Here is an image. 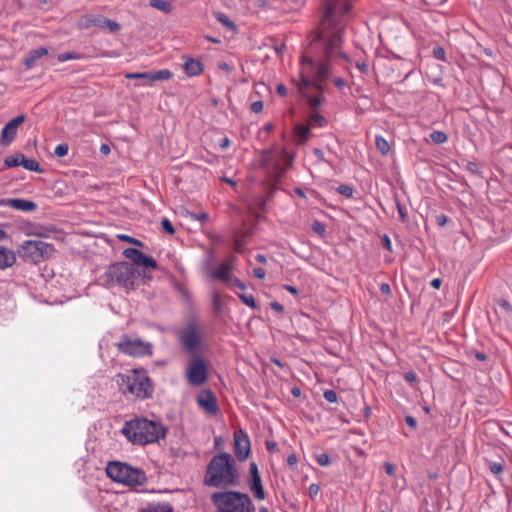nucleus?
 <instances>
[{"instance_id": "obj_15", "label": "nucleus", "mask_w": 512, "mask_h": 512, "mask_svg": "<svg viewBox=\"0 0 512 512\" xmlns=\"http://www.w3.org/2000/svg\"><path fill=\"white\" fill-rule=\"evenodd\" d=\"M200 408L210 415H216L219 412L217 398L211 390H201L196 398Z\"/></svg>"}, {"instance_id": "obj_63", "label": "nucleus", "mask_w": 512, "mask_h": 512, "mask_svg": "<svg viewBox=\"0 0 512 512\" xmlns=\"http://www.w3.org/2000/svg\"><path fill=\"white\" fill-rule=\"evenodd\" d=\"M380 291L383 295L390 296L391 295V288L388 283H382L380 285Z\"/></svg>"}, {"instance_id": "obj_17", "label": "nucleus", "mask_w": 512, "mask_h": 512, "mask_svg": "<svg viewBox=\"0 0 512 512\" xmlns=\"http://www.w3.org/2000/svg\"><path fill=\"white\" fill-rule=\"evenodd\" d=\"M2 206H8L24 212H33L37 209L35 202L21 198H2L0 199V207Z\"/></svg>"}, {"instance_id": "obj_31", "label": "nucleus", "mask_w": 512, "mask_h": 512, "mask_svg": "<svg viewBox=\"0 0 512 512\" xmlns=\"http://www.w3.org/2000/svg\"><path fill=\"white\" fill-rule=\"evenodd\" d=\"M23 249L25 251L26 254H28V256L30 257V259L34 262V263H38V262H41L43 260L42 257H40V253L37 249H32L29 247V241H26L23 245Z\"/></svg>"}, {"instance_id": "obj_16", "label": "nucleus", "mask_w": 512, "mask_h": 512, "mask_svg": "<svg viewBox=\"0 0 512 512\" xmlns=\"http://www.w3.org/2000/svg\"><path fill=\"white\" fill-rule=\"evenodd\" d=\"M249 473H250V477H249L248 485H249V488H250L251 492L253 493L254 497L257 500L265 499L266 495H265V491L263 488L262 479L259 474L258 465L256 464V462L250 463Z\"/></svg>"}, {"instance_id": "obj_57", "label": "nucleus", "mask_w": 512, "mask_h": 512, "mask_svg": "<svg viewBox=\"0 0 512 512\" xmlns=\"http://www.w3.org/2000/svg\"><path fill=\"white\" fill-rule=\"evenodd\" d=\"M250 109L254 113H260L263 110V102L262 101H254L251 104Z\"/></svg>"}, {"instance_id": "obj_23", "label": "nucleus", "mask_w": 512, "mask_h": 512, "mask_svg": "<svg viewBox=\"0 0 512 512\" xmlns=\"http://www.w3.org/2000/svg\"><path fill=\"white\" fill-rule=\"evenodd\" d=\"M16 137V130L12 129L8 123L3 127L1 131L0 142L3 145H9Z\"/></svg>"}, {"instance_id": "obj_10", "label": "nucleus", "mask_w": 512, "mask_h": 512, "mask_svg": "<svg viewBox=\"0 0 512 512\" xmlns=\"http://www.w3.org/2000/svg\"><path fill=\"white\" fill-rule=\"evenodd\" d=\"M115 346L121 353L133 357L151 356L153 353V345L150 342H145L140 338H131L126 334L121 336Z\"/></svg>"}, {"instance_id": "obj_56", "label": "nucleus", "mask_w": 512, "mask_h": 512, "mask_svg": "<svg viewBox=\"0 0 512 512\" xmlns=\"http://www.w3.org/2000/svg\"><path fill=\"white\" fill-rule=\"evenodd\" d=\"M229 286H235V287L239 288L240 290H245V288H246V285L240 279H238L236 277L231 278V282H230Z\"/></svg>"}, {"instance_id": "obj_29", "label": "nucleus", "mask_w": 512, "mask_h": 512, "mask_svg": "<svg viewBox=\"0 0 512 512\" xmlns=\"http://www.w3.org/2000/svg\"><path fill=\"white\" fill-rule=\"evenodd\" d=\"M141 512H173V509L168 503H159L149 505L147 508L142 509Z\"/></svg>"}, {"instance_id": "obj_48", "label": "nucleus", "mask_w": 512, "mask_h": 512, "mask_svg": "<svg viewBox=\"0 0 512 512\" xmlns=\"http://www.w3.org/2000/svg\"><path fill=\"white\" fill-rule=\"evenodd\" d=\"M396 207L399 213L400 220L402 222H406L408 219V213L406 208L400 203V201H396Z\"/></svg>"}, {"instance_id": "obj_37", "label": "nucleus", "mask_w": 512, "mask_h": 512, "mask_svg": "<svg viewBox=\"0 0 512 512\" xmlns=\"http://www.w3.org/2000/svg\"><path fill=\"white\" fill-rule=\"evenodd\" d=\"M216 19L222 23L227 29L234 30L235 24L223 13H217Z\"/></svg>"}, {"instance_id": "obj_62", "label": "nucleus", "mask_w": 512, "mask_h": 512, "mask_svg": "<svg viewBox=\"0 0 512 512\" xmlns=\"http://www.w3.org/2000/svg\"><path fill=\"white\" fill-rule=\"evenodd\" d=\"M213 307L214 309L216 310H220L221 309V299H220V295L218 293H215L213 295Z\"/></svg>"}, {"instance_id": "obj_9", "label": "nucleus", "mask_w": 512, "mask_h": 512, "mask_svg": "<svg viewBox=\"0 0 512 512\" xmlns=\"http://www.w3.org/2000/svg\"><path fill=\"white\" fill-rule=\"evenodd\" d=\"M285 157L283 151L281 157H276L271 150H263L259 157V167L264 170L268 180L271 183H278L284 175L287 166L282 165Z\"/></svg>"}, {"instance_id": "obj_55", "label": "nucleus", "mask_w": 512, "mask_h": 512, "mask_svg": "<svg viewBox=\"0 0 512 512\" xmlns=\"http://www.w3.org/2000/svg\"><path fill=\"white\" fill-rule=\"evenodd\" d=\"M320 491V487L318 484L312 483L308 488V493L311 499H314Z\"/></svg>"}, {"instance_id": "obj_24", "label": "nucleus", "mask_w": 512, "mask_h": 512, "mask_svg": "<svg viewBox=\"0 0 512 512\" xmlns=\"http://www.w3.org/2000/svg\"><path fill=\"white\" fill-rule=\"evenodd\" d=\"M173 73L168 69H162L155 72H150V82L169 80Z\"/></svg>"}, {"instance_id": "obj_59", "label": "nucleus", "mask_w": 512, "mask_h": 512, "mask_svg": "<svg viewBox=\"0 0 512 512\" xmlns=\"http://www.w3.org/2000/svg\"><path fill=\"white\" fill-rule=\"evenodd\" d=\"M381 240H382V244H383L384 248H386L389 251H392V244H391L390 237L387 234H384L382 236Z\"/></svg>"}, {"instance_id": "obj_5", "label": "nucleus", "mask_w": 512, "mask_h": 512, "mask_svg": "<svg viewBox=\"0 0 512 512\" xmlns=\"http://www.w3.org/2000/svg\"><path fill=\"white\" fill-rule=\"evenodd\" d=\"M216 512H255L250 497L237 491H220L211 495Z\"/></svg>"}, {"instance_id": "obj_40", "label": "nucleus", "mask_w": 512, "mask_h": 512, "mask_svg": "<svg viewBox=\"0 0 512 512\" xmlns=\"http://www.w3.org/2000/svg\"><path fill=\"white\" fill-rule=\"evenodd\" d=\"M190 217L199 221L201 224H204L210 220V215L206 212L190 213Z\"/></svg>"}, {"instance_id": "obj_36", "label": "nucleus", "mask_w": 512, "mask_h": 512, "mask_svg": "<svg viewBox=\"0 0 512 512\" xmlns=\"http://www.w3.org/2000/svg\"><path fill=\"white\" fill-rule=\"evenodd\" d=\"M140 266H144V267H147V268H152V269H156L157 268V262L155 261V259L151 256H147L145 254H143L139 264Z\"/></svg>"}, {"instance_id": "obj_49", "label": "nucleus", "mask_w": 512, "mask_h": 512, "mask_svg": "<svg viewBox=\"0 0 512 512\" xmlns=\"http://www.w3.org/2000/svg\"><path fill=\"white\" fill-rule=\"evenodd\" d=\"M323 396H324V399L330 403H335V402H337V399H338L337 393L332 389H328V390L324 391Z\"/></svg>"}, {"instance_id": "obj_8", "label": "nucleus", "mask_w": 512, "mask_h": 512, "mask_svg": "<svg viewBox=\"0 0 512 512\" xmlns=\"http://www.w3.org/2000/svg\"><path fill=\"white\" fill-rule=\"evenodd\" d=\"M106 474L113 481L128 486L141 485L146 481L142 470L119 461L109 462L106 466Z\"/></svg>"}, {"instance_id": "obj_3", "label": "nucleus", "mask_w": 512, "mask_h": 512, "mask_svg": "<svg viewBox=\"0 0 512 512\" xmlns=\"http://www.w3.org/2000/svg\"><path fill=\"white\" fill-rule=\"evenodd\" d=\"M117 384L127 399L146 400L153 396L154 386L145 369H132L118 374Z\"/></svg>"}, {"instance_id": "obj_54", "label": "nucleus", "mask_w": 512, "mask_h": 512, "mask_svg": "<svg viewBox=\"0 0 512 512\" xmlns=\"http://www.w3.org/2000/svg\"><path fill=\"white\" fill-rule=\"evenodd\" d=\"M403 378L409 383H416L418 381V377L413 371L405 372Z\"/></svg>"}, {"instance_id": "obj_46", "label": "nucleus", "mask_w": 512, "mask_h": 512, "mask_svg": "<svg viewBox=\"0 0 512 512\" xmlns=\"http://www.w3.org/2000/svg\"><path fill=\"white\" fill-rule=\"evenodd\" d=\"M433 56L443 62H446L445 50L441 46H435L433 48Z\"/></svg>"}, {"instance_id": "obj_20", "label": "nucleus", "mask_w": 512, "mask_h": 512, "mask_svg": "<svg viewBox=\"0 0 512 512\" xmlns=\"http://www.w3.org/2000/svg\"><path fill=\"white\" fill-rule=\"evenodd\" d=\"M16 263V255L13 250L0 246V269L12 267Z\"/></svg>"}, {"instance_id": "obj_12", "label": "nucleus", "mask_w": 512, "mask_h": 512, "mask_svg": "<svg viewBox=\"0 0 512 512\" xmlns=\"http://www.w3.org/2000/svg\"><path fill=\"white\" fill-rule=\"evenodd\" d=\"M79 29H101L115 32L121 29V26L102 15L88 14L79 18L77 22Z\"/></svg>"}, {"instance_id": "obj_35", "label": "nucleus", "mask_w": 512, "mask_h": 512, "mask_svg": "<svg viewBox=\"0 0 512 512\" xmlns=\"http://www.w3.org/2000/svg\"><path fill=\"white\" fill-rule=\"evenodd\" d=\"M303 97H306V101L312 110H316L322 104L321 96H307L305 93Z\"/></svg>"}, {"instance_id": "obj_21", "label": "nucleus", "mask_w": 512, "mask_h": 512, "mask_svg": "<svg viewBox=\"0 0 512 512\" xmlns=\"http://www.w3.org/2000/svg\"><path fill=\"white\" fill-rule=\"evenodd\" d=\"M29 247L32 249H37L40 253V257H42L43 260L49 257V255L54 251L52 244L41 240H29Z\"/></svg>"}, {"instance_id": "obj_4", "label": "nucleus", "mask_w": 512, "mask_h": 512, "mask_svg": "<svg viewBox=\"0 0 512 512\" xmlns=\"http://www.w3.org/2000/svg\"><path fill=\"white\" fill-rule=\"evenodd\" d=\"M121 432L133 444L146 445L163 439L166 435V428L157 421L135 418L126 421Z\"/></svg>"}, {"instance_id": "obj_50", "label": "nucleus", "mask_w": 512, "mask_h": 512, "mask_svg": "<svg viewBox=\"0 0 512 512\" xmlns=\"http://www.w3.org/2000/svg\"><path fill=\"white\" fill-rule=\"evenodd\" d=\"M489 469L494 475H500L503 472L504 467L499 462H491L489 464Z\"/></svg>"}, {"instance_id": "obj_30", "label": "nucleus", "mask_w": 512, "mask_h": 512, "mask_svg": "<svg viewBox=\"0 0 512 512\" xmlns=\"http://www.w3.org/2000/svg\"><path fill=\"white\" fill-rule=\"evenodd\" d=\"M26 170L42 173L43 169L40 164L34 159H28L24 156L23 165Z\"/></svg>"}, {"instance_id": "obj_60", "label": "nucleus", "mask_w": 512, "mask_h": 512, "mask_svg": "<svg viewBox=\"0 0 512 512\" xmlns=\"http://www.w3.org/2000/svg\"><path fill=\"white\" fill-rule=\"evenodd\" d=\"M266 275V272L262 268H254L253 269V276L258 279H264Z\"/></svg>"}, {"instance_id": "obj_53", "label": "nucleus", "mask_w": 512, "mask_h": 512, "mask_svg": "<svg viewBox=\"0 0 512 512\" xmlns=\"http://www.w3.org/2000/svg\"><path fill=\"white\" fill-rule=\"evenodd\" d=\"M466 170L475 175L480 174V169H479L478 164L473 161H470L467 163Z\"/></svg>"}, {"instance_id": "obj_39", "label": "nucleus", "mask_w": 512, "mask_h": 512, "mask_svg": "<svg viewBox=\"0 0 512 512\" xmlns=\"http://www.w3.org/2000/svg\"><path fill=\"white\" fill-rule=\"evenodd\" d=\"M69 146L66 143L58 144L54 149V155L57 157H64L68 154Z\"/></svg>"}, {"instance_id": "obj_6", "label": "nucleus", "mask_w": 512, "mask_h": 512, "mask_svg": "<svg viewBox=\"0 0 512 512\" xmlns=\"http://www.w3.org/2000/svg\"><path fill=\"white\" fill-rule=\"evenodd\" d=\"M350 9L351 4L347 0H326L321 18L322 30L334 29V32H343Z\"/></svg>"}, {"instance_id": "obj_22", "label": "nucleus", "mask_w": 512, "mask_h": 512, "mask_svg": "<svg viewBox=\"0 0 512 512\" xmlns=\"http://www.w3.org/2000/svg\"><path fill=\"white\" fill-rule=\"evenodd\" d=\"M46 54H48V50L44 47L30 51L28 57L24 60V66L26 69H31L34 66L35 61Z\"/></svg>"}, {"instance_id": "obj_64", "label": "nucleus", "mask_w": 512, "mask_h": 512, "mask_svg": "<svg viewBox=\"0 0 512 512\" xmlns=\"http://www.w3.org/2000/svg\"><path fill=\"white\" fill-rule=\"evenodd\" d=\"M384 470L390 476H393L395 474V467L391 463L386 462L384 464Z\"/></svg>"}, {"instance_id": "obj_25", "label": "nucleus", "mask_w": 512, "mask_h": 512, "mask_svg": "<svg viewBox=\"0 0 512 512\" xmlns=\"http://www.w3.org/2000/svg\"><path fill=\"white\" fill-rule=\"evenodd\" d=\"M143 252H141L140 250L136 249V248H126L124 251H123V255L130 259L134 264H139L142 256H143Z\"/></svg>"}, {"instance_id": "obj_2", "label": "nucleus", "mask_w": 512, "mask_h": 512, "mask_svg": "<svg viewBox=\"0 0 512 512\" xmlns=\"http://www.w3.org/2000/svg\"><path fill=\"white\" fill-rule=\"evenodd\" d=\"M203 483L216 488L237 487L240 484L239 472L229 453L217 454L210 460Z\"/></svg>"}, {"instance_id": "obj_11", "label": "nucleus", "mask_w": 512, "mask_h": 512, "mask_svg": "<svg viewBox=\"0 0 512 512\" xmlns=\"http://www.w3.org/2000/svg\"><path fill=\"white\" fill-rule=\"evenodd\" d=\"M187 382L192 386H200L208 379V367L200 356H193L186 369Z\"/></svg>"}, {"instance_id": "obj_26", "label": "nucleus", "mask_w": 512, "mask_h": 512, "mask_svg": "<svg viewBox=\"0 0 512 512\" xmlns=\"http://www.w3.org/2000/svg\"><path fill=\"white\" fill-rule=\"evenodd\" d=\"M24 156L25 155L22 153H17L13 156L6 157L4 160V165L6 167H16L23 165Z\"/></svg>"}, {"instance_id": "obj_51", "label": "nucleus", "mask_w": 512, "mask_h": 512, "mask_svg": "<svg viewBox=\"0 0 512 512\" xmlns=\"http://www.w3.org/2000/svg\"><path fill=\"white\" fill-rule=\"evenodd\" d=\"M127 79H147L150 81V72L142 73H128L126 74Z\"/></svg>"}, {"instance_id": "obj_47", "label": "nucleus", "mask_w": 512, "mask_h": 512, "mask_svg": "<svg viewBox=\"0 0 512 512\" xmlns=\"http://www.w3.org/2000/svg\"><path fill=\"white\" fill-rule=\"evenodd\" d=\"M316 461L320 466H323V467L329 466L331 463L330 457L327 453H321V454L317 455Z\"/></svg>"}, {"instance_id": "obj_34", "label": "nucleus", "mask_w": 512, "mask_h": 512, "mask_svg": "<svg viewBox=\"0 0 512 512\" xmlns=\"http://www.w3.org/2000/svg\"><path fill=\"white\" fill-rule=\"evenodd\" d=\"M238 297L241 299V301L249 306L250 308L252 309H258V304L256 303L255 301V298L252 294H245V293H242V294H238Z\"/></svg>"}, {"instance_id": "obj_27", "label": "nucleus", "mask_w": 512, "mask_h": 512, "mask_svg": "<svg viewBox=\"0 0 512 512\" xmlns=\"http://www.w3.org/2000/svg\"><path fill=\"white\" fill-rule=\"evenodd\" d=\"M150 5L165 13H169L172 10V3L166 0H150Z\"/></svg>"}, {"instance_id": "obj_1", "label": "nucleus", "mask_w": 512, "mask_h": 512, "mask_svg": "<svg viewBox=\"0 0 512 512\" xmlns=\"http://www.w3.org/2000/svg\"><path fill=\"white\" fill-rule=\"evenodd\" d=\"M341 42L340 34H314V38L309 44V50L323 57L315 60L307 53L301 56L300 80H294L301 96L305 95L309 86L315 88L319 93L323 92L324 84L331 76L329 57L338 54Z\"/></svg>"}, {"instance_id": "obj_44", "label": "nucleus", "mask_w": 512, "mask_h": 512, "mask_svg": "<svg viewBox=\"0 0 512 512\" xmlns=\"http://www.w3.org/2000/svg\"><path fill=\"white\" fill-rule=\"evenodd\" d=\"M311 228L313 232H315L318 235L323 236L326 231V226L320 221H314L311 225Z\"/></svg>"}, {"instance_id": "obj_13", "label": "nucleus", "mask_w": 512, "mask_h": 512, "mask_svg": "<svg viewBox=\"0 0 512 512\" xmlns=\"http://www.w3.org/2000/svg\"><path fill=\"white\" fill-rule=\"evenodd\" d=\"M177 336L183 350L191 354L198 351L200 346V336L196 323H189L184 329L178 332Z\"/></svg>"}, {"instance_id": "obj_61", "label": "nucleus", "mask_w": 512, "mask_h": 512, "mask_svg": "<svg viewBox=\"0 0 512 512\" xmlns=\"http://www.w3.org/2000/svg\"><path fill=\"white\" fill-rule=\"evenodd\" d=\"M217 66L219 69L224 70L227 73L232 72L234 69V67L232 65L228 64L227 62H219Z\"/></svg>"}, {"instance_id": "obj_58", "label": "nucleus", "mask_w": 512, "mask_h": 512, "mask_svg": "<svg viewBox=\"0 0 512 512\" xmlns=\"http://www.w3.org/2000/svg\"><path fill=\"white\" fill-rule=\"evenodd\" d=\"M405 422L406 424L413 430L417 429V422L414 417L407 415L405 416Z\"/></svg>"}, {"instance_id": "obj_33", "label": "nucleus", "mask_w": 512, "mask_h": 512, "mask_svg": "<svg viewBox=\"0 0 512 512\" xmlns=\"http://www.w3.org/2000/svg\"><path fill=\"white\" fill-rule=\"evenodd\" d=\"M430 139L435 144H443L447 142L448 136L443 131L435 130L430 134Z\"/></svg>"}, {"instance_id": "obj_28", "label": "nucleus", "mask_w": 512, "mask_h": 512, "mask_svg": "<svg viewBox=\"0 0 512 512\" xmlns=\"http://www.w3.org/2000/svg\"><path fill=\"white\" fill-rule=\"evenodd\" d=\"M375 145H376L377 150L382 155H387L390 151V145H389L388 141L382 136H379V135L376 136Z\"/></svg>"}, {"instance_id": "obj_45", "label": "nucleus", "mask_w": 512, "mask_h": 512, "mask_svg": "<svg viewBox=\"0 0 512 512\" xmlns=\"http://www.w3.org/2000/svg\"><path fill=\"white\" fill-rule=\"evenodd\" d=\"M25 121V116L23 114L21 115H18L16 116L15 118L11 119L9 122H8V125L17 131V128L22 124L24 123Z\"/></svg>"}, {"instance_id": "obj_19", "label": "nucleus", "mask_w": 512, "mask_h": 512, "mask_svg": "<svg viewBox=\"0 0 512 512\" xmlns=\"http://www.w3.org/2000/svg\"><path fill=\"white\" fill-rule=\"evenodd\" d=\"M182 59L184 60L183 68L189 77H195L203 73L204 65L198 60L194 59L188 55H183Z\"/></svg>"}, {"instance_id": "obj_14", "label": "nucleus", "mask_w": 512, "mask_h": 512, "mask_svg": "<svg viewBox=\"0 0 512 512\" xmlns=\"http://www.w3.org/2000/svg\"><path fill=\"white\" fill-rule=\"evenodd\" d=\"M233 438L235 455L239 461L243 462L250 455V439L241 428L234 432Z\"/></svg>"}, {"instance_id": "obj_41", "label": "nucleus", "mask_w": 512, "mask_h": 512, "mask_svg": "<svg viewBox=\"0 0 512 512\" xmlns=\"http://www.w3.org/2000/svg\"><path fill=\"white\" fill-rule=\"evenodd\" d=\"M79 58H80L79 55L76 53H73V52H67V53H62V54L57 55L58 62H65L68 60H74V59H79Z\"/></svg>"}, {"instance_id": "obj_38", "label": "nucleus", "mask_w": 512, "mask_h": 512, "mask_svg": "<svg viewBox=\"0 0 512 512\" xmlns=\"http://www.w3.org/2000/svg\"><path fill=\"white\" fill-rule=\"evenodd\" d=\"M326 122V119L318 113H312L309 118V125H313L315 123L319 127H323L326 124Z\"/></svg>"}, {"instance_id": "obj_32", "label": "nucleus", "mask_w": 512, "mask_h": 512, "mask_svg": "<svg viewBox=\"0 0 512 512\" xmlns=\"http://www.w3.org/2000/svg\"><path fill=\"white\" fill-rule=\"evenodd\" d=\"M296 135L299 137V142H305L310 132V127L298 124L294 128Z\"/></svg>"}, {"instance_id": "obj_43", "label": "nucleus", "mask_w": 512, "mask_h": 512, "mask_svg": "<svg viewBox=\"0 0 512 512\" xmlns=\"http://www.w3.org/2000/svg\"><path fill=\"white\" fill-rule=\"evenodd\" d=\"M161 228L164 232H166L169 235H173L175 233V229L172 223L167 218L162 219Z\"/></svg>"}, {"instance_id": "obj_7", "label": "nucleus", "mask_w": 512, "mask_h": 512, "mask_svg": "<svg viewBox=\"0 0 512 512\" xmlns=\"http://www.w3.org/2000/svg\"><path fill=\"white\" fill-rule=\"evenodd\" d=\"M137 277V269L129 262H118L109 266L107 271L100 277L105 287L114 285L132 289Z\"/></svg>"}, {"instance_id": "obj_42", "label": "nucleus", "mask_w": 512, "mask_h": 512, "mask_svg": "<svg viewBox=\"0 0 512 512\" xmlns=\"http://www.w3.org/2000/svg\"><path fill=\"white\" fill-rule=\"evenodd\" d=\"M337 191L339 194L345 196V197H352L353 195V188L349 185H346V184H342L340 185L338 188H337Z\"/></svg>"}, {"instance_id": "obj_52", "label": "nucleus", "mask_w": 512, "mask_h": 512, "mask_svg": "<svg viewBox=\"0 0 512 512\" xmlns=\"http://www.w3.org/2000/svg\"><path fill=\"white\" fill-rule=\"evenodd\" d=\"M118 238H119L120 240H123V241H125V242L131 243V244H134V245H136V246L143 247V243H142L140 240L135 239V238H133V237H131V236H128V235H124V234H122V235H119V236H118Z\"/></svg>"}, {"instance_id": "obj_18", "label": "nucleus", "mask_w": 512, "mask_h": 512, "mask_svg": "<svg viewBox=\"0 0 512 512\" xmlns=\"http://www.w3.org/2000/svg\"><path fill=\"white\" fill-rule=\"evenodd\" d=\"M235 262L236 257L233 256L222 262L218 269L213 272V277L229 285L232 278L231 271L234 269Z\"/></svg>"}]
</instances>
